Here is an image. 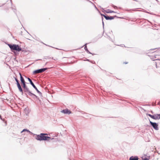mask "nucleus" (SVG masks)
I'll return each instance as SVG.
<instances>
[{"mask_svg":"<svg viewBox=\"0 0 160 160\" xmlns=\"http://www.w3.org/2000/svg\"><path fill=\"white\" fill-rule=\"evenodd\" d=\"M15 80L16 82H17V87L19 90V91L20 92L22 93H23V91L21 88V87L20 84L18 80L16 78H15Z\"/></svg>","mask_w":160,"mask_h":160,"instance_id":"423d86ee","label":"nucleus"},{"mask_svg":"<svg viewBox=\"0 0 160 160\" xmlns=\"http://www.w3.org/2000/svg\"><path fill=\"white\" fill-rule=\"evenodd\" d=\"M84 48H85V49L86 50V51L88 50L87 48V46L86 45H85V46Z\"/></svg>","mask_w":160,"mask_h":160,"instance_id":"4468645a","label":"nucleus"},{"mask_svg":"<svg viewBox=\"0 0 160 160\" xmlns=\"http://www.w3.org/2000/svg\"><path fill=\"white\" fill-rule=\"evenodd\" d=\"M129 160H138V158L137 156H132L130 158Z\"/></svg>","mask_w":160,"mask_h":160,"instance_id":"9b49d317","label":"nucleus"},{"mask_svg":"<svg viewBox=\"0 0 160 160\" xmlns=\"http://www.w3.org/2000/svg\"><path fill=\"white\" fill-rule=\"evenodd\" d=\"M47 68H46L36 70L33 72V73L34 74H36L37 73H42L43 72H44L45 71L47 70Z\"/></svg>","mask_w":160,"mask_h":160,"instance_id":"39448f33","label":"nucleus"},{"mask_svg":"<svg viewBox=\"0 0 160 160\" xmlns=\"http://www.w3.org/2000/svg\"><path fill=\"white\" fill-rule=\"evenodd\" d=\"M147 115L150 117L151 118L155 119H160V114H156L153 115H151L150 114H148Z\"/></svg>","mask_w":160,"mask_h":160,"instance_id":"20e7f679","label":"nucleus"},{"mask_svg":"<svg viewBox=\"0 0 160 160\" xmlns=\"http://www.w3.org/2000/svg\"><path fill=\"white\" fill-rule=\"evenodd\" d=\"M8 46L12 51L15 50L18 52H19L22 50V48L20 47L18 45H12L10 44H8Z\"/></svg>","mask_w":160,"mask_h":160,"instance_id":"f03ea898","label":"nucleus"},{"mask_svg":"<svg viewBox=\"0 0 160 160\" xmlns=\"http://www.w3.org/2000/svg\"><path fill=\"white\" fill-rule=\"evenodd\" d=\"M28 81H29L30 84L32 85V86H33V87L36 89V90H37V88H36V87L35 86V85H34V84H33V82H32V81L29 78H28Z\"/></svg>","mask_w":160,"mask_h":160,"instance_id":"9d476101","label":"nucleus"},{"mask_svg":"<svg viewBox=\"0 0 160 160\" xmlns=\"http://www.w3.org/2000/svg\"><path fill=\"white\" fill-rule=\"evenodd\" d=\"M61 112L62 113H63L64 114H69L71 113V112L70 110H68V109L63 110L61 111Z\"/></svg>","mask_w":160,"mask_h":160,"instance_id":"6e6552de","label":"nucleus"},{"mask_svg":"<svg viewBox=\"0 0 160 160\" xmlns=\"http://www.w3.org/2000/svg\"><path fill=\"white\" fill-rule=\"evenodd\" d=\"M154 53V55L155 56H158L159 55V54L157 53L158 52L156 51L154 52H153Z\"/></svg>","mask_w":160,"mask_h":160,"instance_id":"f8f14e48","label":"nucleus"},{"mask_svg":"<svg viewBox=\"0 0 160 160\" xmlns=\"http://www.w3.org/2000/svg\"><path fill=\"white\" fill-rule=\"evenodd\" d=\"M101 15L103 16L106 20H112L114 18V17H109L108 16H106L102 14H101Z\"/></svg>","mask_w":160,"mask_h":160,"instance_id":"1a4fd4ad","label":"nucleus"},{"mask_svg":"<svg viewBox=\"0 0 160 160\" xmlns=\"http://www.w3.org/2000/svg\"><path fill=\"white\" fill-rule=\"evenodd\" d=\"M0 119H2L1 116L0 115Z\"/></svg>","mask_w":160,"mask_h":160,"instance_id":"f3484780","label":"nucleus"},{"mask_svg":"<svg viewBox=\"0 0 160 160\" xmlns=\"http://www.w3.org/2000/svg\"><path fill=\"white\" fill-rule=\"evenodd\" d=\"M46 135H48V134L46 133H41L40 135L37 136L36 139L40 141L49 140L51 139V138L46 136Z\"/></svg>","mask_w":160,"mask_h":160,"instance_id":"f257e3e1","label":"nucleus"},{"mask_svg":"<svg viewBox=\"0 0 160 160\" xmlns=\"http://www.w3.org/2000/svg\"><path fill=\"white\" fill-rule=\"evenodd\" d=\"M123 63H124V64H127V63H128V62H123Z\"/></svg>","mask_w":160,"mask_h":160,"instance_id":"2eb2a0df","label":"nucleus"},{"mask_svg":"<svg viewBox=\"0 0 160 160\" xmlns=\"http://www.w3.org/2000/svg\"><path fill=\"white\" fill-rule=\"evenodd\" d=\"M150 123L155 130H158V125L156 123L153 122L151 121H150Z\"/></svg>","mask_w":160,"mask_h":160,"instance_id":"0eeeda50","label":"nucleus"},{"mask_svg":"<svg viewBox=\"0 0 160 160\" xmlns=\"http://www.w3.org/2000/svg\"><path fill=\"white\" fill-rule=\"evenodd\" d=\"M110 12L111 13H112V12H114L113 11H110Z\"/></svg>","mask_w":160,"mask_h":160,"instance_id":"dca6fc26","label":"nucleus"},{"mask_svg":"<svg viewBox=\"0 0 160 160\" xmlns=\"http://www.w3.org/2000/svg\"><path fill=\"white\" fill-rule=\"evenodd\" d=\"M19 75H20V80H21V83L22 84L23 88H24L25 91V92H26V91L28 92L29 91V90L26 86V82L24 80V78L22 77L21 73H19Z\"/></svg>","mask_w":160,"mask_h":160,"instance_id":"7ed1b4c3","label":"nucleus"},{"mask_svg":"<svg viewBox=\"0 0 160 160\" xmlns=\"http://www.w3.org/2000/svg\"><path fill=\"white\" fill-rule=\"evenodd\" d=\"M28 131V130H27V129H24L21 132H24V131Z\"/></svg>","mask_w":160,"mask_h":160,"instance_id":"ddd939ff","label":"nucleus"},{"mask_svg":"<svg viewBox=\"0 0 160 160\" xmlns=\"http://www.w3.org/2000/svg\"><path fill=\"white\" fill-rule=\"evenodd\" d=\"M38 92H39V91L38 90V89L37 88V90H36Z\"/></svg>","mask_w":160,"mask_h":160,"instance_id":"a211bd4d","label":"nucleus"}]
</instances>
